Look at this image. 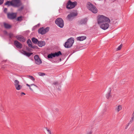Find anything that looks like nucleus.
I'll use <instances>...</instances> for the list:
<instances>
[{"mask_svg": "<svg viewBox=\"0 0 134 134\" xmlns=\"http://www.w3.org/2000/svg\"><path fill=\"white\" fill-rule=\"evenodd\" d=\"M19 84V81L17 80H15L14 81V84L15 86Z\"/></svg>", "mask_w": 134, "mask_h": 134, "instance_id": "26", "label": "nucleus"}, {"mask_svg": "<svg viewBox=\"0 0 134 134\" xmlns=\"http://www.w3.org/2000/svg\"><path fill=\"white\" fill-rule=\"evenodd\" d=\"M16 39L21 42H24L25 41V38L23 36L21 35H17L15 36Z\"/></svg>", "mask_w": 134, "mask_h": 134, "instance_id": "13", "label": "nucleus"}, {"mask_svg": "<svg viewBox=\"0 0 134 134\" xmlns=\"http://www.w3.org/2000/svg\"><path fill=\"white\" fill-rule=\"evenodd\" d=\"M32 54V53H30L29 52H27L26 56L28 57H29L30 56V55Z\"/></svg>", "mask_w": 134, "mask_h": 134, "instance_id": "33", "label": "nucleus"}, {"mask_svg": "<svg viewBox=\"0 0 134 134\" xmlns=\"http://www.w3.org/2000/svg\"><path fill=\"white\" fill-rule=\"evenodd\" d=\"M24 8V7L23 6H22L19 8L18 10L19 11H21L23 10Z\"/></svg>", "mask_w": 134, "mask_h": 134, "instance_id": "32", "label": "nucleus"}, {"mask_svg": "<svg viewBox=\"0 0 134 134\" xmlns=\"http://www.w3.org/2000/svg\"><path fill=\"white\" fill-rule=\"evenodd\" d=\"M134 119V116H132V117L131 118V120H132V121H133V120Z\"/></svg>", "mask_w": 134, "mask_h": 134, "instance_id": "43", "label": "nucleus"}, {"mask_svg": "<svg viewBox=\"0 0 134 134\" xmlns=\"http://www.w3.org/2000/svg\"><path fill=\"white\" fill-rule=\"evenodd\" d=\"M86 38V36H80L77 38V40L78 41H82L85 40Z\"/></svg>", "mask_w": 134, "mask_h": 134, "instance_id": "17", "label": "nucleus"}, {"mask_svg": "<svg viewBox=\"0 0 134 134\" xmlns=\"http://www.w3.org/2000/svg\"><path fill=\"white\" fill-rule=\"evenodd\" d=\"M132 116H134V111L133 112V114L132 115Z\"/></svg>", "mask_w": 134, "mask_h": 134, "instance_id": "49", "label": "nucleus"}, {"mask_svg": "<svg viewBox=\"0 0 134 134\" xmlns=\"http://www.w3.org/2000/svg\"><path fill=\"white\" fill-rule=\"evenodd\" d=\"M12 6L14 7H19L21 5L20 0H12Z\"/></svg>", "mask_w": 134, "mask_h": 134, "instance_id": "8", "label": "nucleus"}, {"mask_svg": "<svg viewBox=\"0 0 134 134\" xmlns=\"http://www.w3.org/2000/svg\"><path fill=\"white\" fill-rule=\"evenodd\" d=\"M87 18L82 19L81 20L80 23L82 25L85 24L87 23Z\"/></svg>", "mask_w": 134, "mask_h": 134, "instance_id": "16", "label": "nucleus"}, {"mask_svg": "<svg viewBox=\"0 0 134 134\" xmlns=\"http://www.w3.org/2000/svg\"><path fill=\"white\" fill-rule=\"evenodd\" d=\"M32 47H31V48H34V49H37L38 48V47L37 46H33L32 45Z\"/></svg>", "mask_w": 134, "mask_h": 134, "instance_id": "35", "label": "nucleus"}, {"mask_svg": "<svg viewBox=\"0 0 134 134\" xmlns=\"http://www.w3.org/2000/svg\"><path fill=\"white\" fill-rule=\"evenodd\" d=\"M55 110L57 111H59V109H56Z\"/></svg>", "mask_w": 134, "mask_h": 134, "instance_id": "48", "label": "nucleus"}, {"mask_svg": "<svg viewBox=\"0 0 134 134\" xmlns=\"http://www.w3.org/2000/svg\"><path fill=\"white\" fill-rule=\"evenodd\" d=\"M55 24L61 28H63L64 25V22L63 19L61 18H58L55 20Z\"/></svg>", "mask_w": 134, "mask_h": 134, "instance_id": "4", "label": "nucleus"}, {"mask_svg": "<svg viewBox=\"0 0 134 134\" xmlns=\"http://www.w3.org/2000/svg\"><path fill=\"white\" fill-rule=\"evenodd\" d=\"M53 84L54 85H58V82L57 81H56L54 82Z\"/></svg>", "mask_w": 134, "mask_h": 134, "instance_id": "36", "label": "nucleus"}, {"mask_svg": "<svg viewBox=\"0 0 134 134\" xmlns=\"http://www.w3.org/2000/svg\"><path fill=\"white\" fill-rule=\"evenodd\" d=\"M49 27H47L45 29L43 27L40 28L38 30V33L42 35L44 34L49 31Z\"/></svg>", "mask_w": 134, "mask_h": 134, "instance_id": "6", "label": "nucleus"}, {"mask_svg": "<svg viewBox=\"0 0 134 134\" xmlns=\"http://www.w3.org/2000/svg\"><path fill=\"white\" fill-rule=\"evenodd\" d=\"M98 22L99 24L104 22H110V20L109 18L103 15H99L98 16Z\"/></svg>", "mask_w": 134, "mask_h": 134, "instance_id": "1", "label": "nucleus"}, {"mask_svg": "<svg viewBox=\"0 0 134 134\" xmlns=\"http://www.w3.org/2000/svg\"><path fill=\"white\" fill-rule=\"evenodd\" d=\"M74 42V38L71 37L69 38L65 43L64 46L66 48H70Z\"/></svg>", "mask_w": 134, "mask_h": 134, "instance_id": "2", "label": "nucleus"}, {"mask_svg": "<svg viewBox=\"0 0 134 134\" xmlns=\"http://www.w3.org/2000/svg\"><path fill=\"white\" fill-rule=\"evenodd\" d=\"M38 45L40 47H42L46 44V42L44 41H40L38 42Z\"/></svg>", "mask_w": 134, "mask_h": 134, "instance_id": "15", "label": "nucleus"}, {"mask_svg": "<svg viewBox=\"0 0 134 134\" xmlns=\"http://www.w3.org/2000/svg\"><path fill=\"white\" fill-rule=\"evenodd\" d=\"M129 125V124H128V125L127 126L125 127V129H127V127H128V126Z\"/></svg>", "mask_w": 134, "mask_h": 134, "instance_id": "47", "label": "nucleus"}, {"mask_svg": "<svg viewBox=\"0 0 134 134\" xmlns=\"http://www.w3.org/2000/svg\"><path fill=\"white\" fill-rule=\"evenodd\" d=\"M26 85L27 86H28V87H29V89H30L31 91H33V90L30 87V86H35L36 87H38L36 85H35L34 84H31V85H29V84H26Z\"/></svg>", "mask_w": 134, "mask_h": 134, "instance_id": "24", "label": "nucleus"}, {"mask_svg": "<svg viewBox=\"0 0 134 134\" xmlns=\"http://www.w3.org/2000/svg\"><path fill=\"white\" fill-rule=\"evenodd\" d=\"M5 5H8L9 6L10 5L12 6V1H7L5 3Z\"/></svg>", "mask_w": 134, "mask_h": 134, "instance_id": "23", "label": "nucleus"}, {"mask_svg": "<svg viewBox=\"0 0 134 134\" xmlns=\"http://www.w3.org/2000/svg\"><path fill=\"white\" fill-rule=\"evenodd\" d=\"M16 89L17 90H19L22 88V86L20 85L19 84L18 85L15 86Z\"/></svg>", "mask_w": 134, "mask_h": 134, "instance_id": "25", "label": "nucleus"}, {"mask_svg": "<svg viewBox=\"0 0 134 134\" xmlns=\"http://www.w3.org/2000/svg\"><path fill=\"white\" fill-rule=\"evenodd\" d=\"M4 0H0V5H2L3 3Z\"/></svg>", "mask_w": 134, "mask_h": 134, "instance_id": "39", "label": "nucleus"}, {"mask_svg": "<svg viewBox=\"0 0 134 134\" xmlns=\"http://www.w3.org/2000/svg\"><path fill=\"white\" fill-rule=\"evenodd\" d=\"M40 24H38L37 25H36V26H35L34 27V28H36L37 26H39V25Z\"/></svg>", "mask_w": 134, "mask_h": 134, "instance_id": "41", "label": "nucleus"}, {"mask_svg": "<svg viewBox=\"0 0 134 134\" xmlns=\"http://www.w3.org/2000/svg\"><path fill=\"white\" fill-rule=\"evenodd\" d=\"M62 54L61 52L60 51H59L55 53H51L47 55V57L48 58H52L53 57H58L60 55Z\"/></svg>", "mask_w": 134, "mask_h": 134, "instance_id": "7", "label": "nucleus"}, {"mask_svg": "<svg viewBox=\"0 0 134 134\" xmlns=\"http://www.w3.org/2000/svg\"><path fill=\"white\" fill-rule=\"evenodd\" d=\"M32 42L34 44H38V42L39 41L38 40L34 37L32 38Z\"/></svg>", "mask_w": 134, "mask_h": 134, "instance_id": "21", "label": "nucleus"}, {"mask_svg": "<svg viewBox=\"0 0 134 134\" xmlns=\"http://www.w3.org/2000/svg\"><path fill=\"white\" fill-rule=\"evenodd\" d=\"M87 7L88 9L94 13H96L98 12V10L96 7L90 2L87 3Z\"/></svg>", "mask_w": 134, "mask_h": 134, "instance_id": "3", "label": "nucleus"}, {"mask_svg": "<svg viewBox=\"0 0 134 134\" xmlns=\"http://www.w3.org/2000/svg\"><path fill=\"white\" fill-rule=\"evenodd\" d=\"M106 111V109H105L104 110V112H105Z\"/></svg>", "mask_w": 134, "mask_h": 134, "instance_id": "50", "label": "nucleus"}, {"mask_svg": "<svg viewBox=\"0 0 134 134\" xmlns=\"http://www.w3.org/2000/svg\"><path fill=\"white\" fill-rule=\"evenodd\" d=\"M106 97L108 99H109L111 98V92L110 89L108 93L106 94Z\"/></svg>", "mask_w": 134, "mask_h": 134, "instance_id": "18", "label": "nucleus"}, {"mask_svg": "<svg viewBox=\"0 0 134 134\" xmlns=\"http://www.w3.org/2000/svg\"><path fill=\"white\" fill-rule=\"evenodd\" d=\"M7 15L8 18L10 19H15L16 16V14L14 13H8Z\"/></svg>", "mask_w": 134, "mask_h": 134, "instance_id": "11", "label": "nucleus"}, {"mask_svg": "<svg viewBox=\"0 0 134 134\" xmlns=\"http://www.w3.org/2000/svg\"><path fill=\"white\" fill-rule=\"evenodd\" d=\"M132 120H131L128 123V124L129 125L132 122Z\"/></svg>", "mask_w": 134, "mask_h": 134, "instance_id": "45", "label": "nucleus"}, {"mask_svg": "<svg viewBox=\"0 0 134 134\" xmlns=\"http://www.w3.org/2000/svg\"><path fill=\"white\" fill-rule=\"evenodd\" d=\"M77 13L72 12L68 15L67 17L69 20L71 21L73 19L74 17L77 16Z\"/></svg>", "mask_w": 134, "mask_h": 134, "instance_id": "9", "label": "nucleus"}, {"mask_svg": "<svg viewBox=\"0 0 134 134\" xmlns=\"http://www.w3.org/2000/svg\"><path fill=\"white\" fill-rule=\"evenodd\" d=\"M134 119V116H132V117L131 118V120H132V121H133V120Z\"/></svg>", "mask_w": 134, "mask_h": 134, "instance_id": "42", "label": "nucleus"}, {"mask_svg": "<svg viewBox=\"0 0 134 134\" xmlns=\"http://www.w3.org/2000/svg\"><path fill=\"white\" fill-rule=\"evenodd\" d=\"M10 38H12L13 37V34L12 33H10L8 34Z\"/></svg>", "mask_w": 134, "mask_h": 134, "instance_id": "30", "label": "nucleus"}, {"mask_svg": "<svg viewBox=\"0 0 134 134\" xmlns=\"http://www.w3.org/2000/svg\"><path fill=\"white\" fill-rule=\"evenodd\" d=\"M23 94L24 95H25V93L24 92H21V95H22Z\"/></svg>", "mask_w": 134, "mask_h": 134, "instance_id": "44", "label": "nucleus"}, {"mask_svg": "<svg viewBox=\"0 0 134 134\" xmlns=\"http://www.w3.org/2000/svg\"><path fill=\"white\" fill-rule=\"evenodd\" d=\"M77 5V2H72L70 0L68 1L66 4V8L69 9L74 8Z\"/></svg>", "mask_w": 134, "mask_h": 134, "instance_id": "5", "label": "nucleus"}, {"mask_svg": "<svg viewBox=\"0 0 134 134\" xmlns=\"http://www.w3.org/2000/svg\"><path fill=\"white\" fill-rule=\"evenodd\" d=\"M109 23H110V22H104L99 25H100V28L101 29L105 30L108 28L109 26Z\"/></svg>", "mask_w": 134, "mask_h": 134, "instance_id": "10", "label": "nucleus"}, {"mask_svg": "<svg viewBox=\"0 0 134 134\" xmlns=\"http://www.w3.org/2000/svg\"><path fill=\"white\" fill-rule=\"evenodd\" d=\"M28 77L33 81H34L35 79L32 76H28Z\"/></svg>", "mask_w": 134, "mask_h": 134, "instance_id": "29", "label": "nucleus"}, {"mask_svg": "<svg viewBox=\"0 0 134 134\" xmlns=\"http://www.w3.org/2000/svg\"><path fill=\"white\" fill-rule=\"evenodd\" d=\"M27 43L28 44L29 47H32V45L31 44V42L30 39H29L27 41Z\"/></svg>", "mask_w": 134, "mask_h": 134, "instance_id": "22", "label": "nucleus"}, {"mask_svg": "<svg viewBox=\"0 0 134 134\" xmlns=\"http://www.w3.org/2000/svg\"><path fill=\"white\" fill-rule=\"evenodd\" d=\"M122 47V45L121 44L119 46L118 48H117V50L119 51L121 49Z\"/></svg>", "mask_w": 134, "mask_h": 134, "instance_id": "28", "label": "nucleus"}, {"mask_svg": "<svg viewBox=\"0 0 134 134\" xmlns=\"http://www.w3.org/2000/svg\"><path fill=\"white\" fill-rule=\"evenodd\" d=\"M7 8H4V13H6L7 12Z\"/></svg>", "mask_w": 134, "mask_h": 134, "instance_id": "40", "label": "nucleus"}, {"mask_svg": "<svg viewBox=\"0 0 134 134\" xmlns=\"http://www.w3.org/2000/svg\"><path fill=\"white\" fill-rule=\"evenodd\" d=\"M14 44L17 48L21 49L22 48V44L17 40L14 41Z\"/></svg>", "mask_w": 134, "mask_h": 134, "instance_id": "14", "label": "nucleus"}, {"mask_svg": "<svg viewBox=\"0 0 134 134\" xmlns=\"http://www.w3.org/2000/svg\"><path fill=\"white\" fill-rule=\"evenodd\" d=\"M22 16H20L18 17L17 18V20L18 21H20L22 20Z\"/></svg>", "mask_w": 134, "mask_h": 134, "instance_id": "31", "label": "nucleus"}, {"mask_svg": "<svg viewBox=\"0 0 134 134\" xmlns=\"http://www.w3.org/2000/svg\"><path fill=\"white\" fill-rule=\"evenodd\" d=\"M122 109V107L121 105H119L118 106L117 108L115 109V110L116 112L118 113L120 110H121Z\"/></svg>", "mask_w": 134, "mask_h": 134, "instance_id": "19", "label": "nucleus"}, {"mask_svg": "<svg viewBox=\"0 0 134 134\" xmlns=\"http://www.w3.org/2000/svg\"><path fill=\"white\" fill-rule=\"evenodd\" d=\"M45 129L48 132V134H51V131L49 130L48 129L47 127H45Z\"/></svg>", "mask_w": 134, "mask_h": 134, "instance_id": "34", "label": "nucleus"}, {"mask_svg": "<svg viewBox=\"0 0 134 134\" xmlns=\"http://www.w3.org/2000/svg\"><path fill=\"white\" fill-rule=\"evenodd\" d=\"M92 133V132L91 131L90 132H89L87 134H91Z\"/></svg>", "mask_w": 134, "mask_h": 134, "instance_id": "46", "label": "nucleus"}, {"mask_svg": "<svg viewBox=\"0 0 134 134\" xmlns=\"http://www.w3.org/2000/svg\"><path fill=\"white\" fill-rule=\"evenodd\" d=\"M4 26L7 29H9L11 28V26L8 24L4 23Z\"/></svg>", "mask_w": 134, "mask_h": 134, "instance_id": "20", "label": "nucleus"}, {"mask_svg": "<svg viewBox=\"0 0 134 134\" xmlns=\"http://www.w3.org/2000/svg\"><path fill=\"white\" fill-rule=\"evenodd\" d=\"M34 58L35 61V62L37 64L39 65L41 63V60L39 58V56L38 55H35L34 57Z\"/></svg>", "mask_w": 134, "mask_h": 134, "instance_id": "12", "label": "nucleus"}, {"mask_svg": "<svg viewBox=\"0 0 134 134\" xmlns=\"http://www.w3.org/2000/svg\"><path fill=\"white\" fill-rule=\"evenodd\" d=\"M35 75H45V74L44 73L42 72H37L35 74Z\"/></svg>", "mask_w": 134, "mask_h": 134, "instance_id": "27", "label": "nucleus"}, {"mask_svg": "<svg viewBox=\"0 0 134 134\" xmlns=\"http://www.w3.org/2000/svg\"><path fill=\"white\" fill-rule=\"evenodd\" d=\"M27 53V52L26 51H23L22 53H23V54H24V55H26Z\"/></svg>", "mask_w": 134, "mask_h": 134, "instance_id": "38", "label": "nucleus"}, {"mask_svg": "<svg viewBox=\"0 0 134 134\" xmlns=\"http://www.w3.org/2000/svg\"><path fill=\"white\" fill-rule=\"evenodd\" d=\"M27 53V52L26 51H23L22 53H23V54H24V55H26Z\"/></svg>", "mask_w": 134, "mask_h": 134, "instance_id": "37", "label": "nucleus"}]
</instances>
